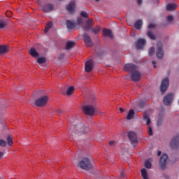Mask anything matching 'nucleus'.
I'll return each mask as SVG.
<instances>
[{
    "label": "nucleus",
    "mask_w": 179,
    "mask_h": 179,
    "mask_svg": "<svg viewBox=\"0 0 179 179\" xmlns=\"http://www.w3.org/2000/svg\"><path fill=\"white\" fill-rule=\"evenodd\" d=\"M70 131L72 133L73 136H75V135L80 136V135L89 134V132H90V129L85 126L83 123L78 122L76 124H72Z\"/></svg>",
    "instance_id": "obj_1"
},
{
    "label": "nucleus",
    "mask_w": 179,
    "mask_h": 179,
    "mask_svg": "<svg viewBox=\"0 0 179 179\" xmlns=\"http://www.w3.org/2000/svg\"><path fill=\"white\" fill-rule=\"evenodd\" d=\"M82 110L84 114H86V115H90V117H93V115H96V113H101V110L97 108V105L94 101L92 103L84 105L82 107Z\"/></svg>",
    "instance_id": "obj_2"
},
{
    "label": "nucleus",
    "mask_w": 179,
    "mask_h": 179,
    "mask_svg": "<svg viewBox=\"0 0 179 179\" xmlns=\"http://www.w3.org/2000/svg\"><path fill=\"white\" fill-rule=\"evenodd\" d=\"M79 167L83 170H92L93 166L90 159L87 157H84L78 164Z\"/></svg>",
    "instance_id": "obj_3"
},
{
    "label": "nucleus",
    "mask_w": 179,
    "mask_h": 179,
    "mask_svg": "<svg viewBox=\"0 0 179 179\" xmlns=\"http://www.w3.org/2000/svg\"><path fill=\"white\" fill-rule=\"evenodd\" d=\"M48 103V96H41L39 99L35 101L36 107H45Z\"/></svg>",
    "instance_id": "obj_4"
},
{
    "label": "nucleus",
    "mask_w": 179,
    "mask_h": 179,
    "mask_svg": "<svg viewBox=\"0 0 179 179\" xmlns=\"http://www.w3.org/2000/svg\"><path fill=\"white\" fill-rule=\"evenodd\" d=\"M169 159V155L164 154L162 155L159 159V166L162 170H164L167 167V160Z\"/></svg>",
    "instance_id": "obj_5"
},
{
    "label": "nucleus",
    "mask_w": 179,
    "mask_h": 179,
    "mask_svg": "<svg viewBox=\"0 0 179 179\" xmlns=\"http://www.w3.org/2000/svg\"><path fill=\"white\" fill-rule=\"evenodd\" d=\"M128 138L131 141V145L133 146H137L138 145V138L136 137V134L134 131H130L128 133Z\"/></svg>",
    "instance_id": "obj_6"
},
{
    "label": "nucleus",
    "mask_w": 179,
    "mask_h": 179,
    "mask_svg": "<svg viewBox=\"0 0 179 179\" xmlns=\"http://www.w3.org/2000/svg\"><path fill=\"white\" fill-rule=\"evenodd\" d=\"M157 57L159 59H162L164 57V50H163V44L162 43H157Z\"/></svg>",
    "instance_id": "obj_7"
},
{
    "label": "nucleus",
    "mask_w": 179,
    "mask_h": 179,
    "mask_svg": "<svg viewBox=\"0 0 179 179\" xmlns=\"http://www.w3.org/2000/svg\"><path fill=\"white\" fill-rule=\"evenodd\" d=\"M170 85V81L169 80V78H164L161 84V92L164 93L169 89V86Z\"/></svg>",
    "instance_id": "obj_8"
},
{
    "label": "nucleus",
    "mask_w": 179,
    "mask_h": 179,
    "mask_svg": "<svg viewBox=\"0 0 179 179\" xmlns=\"http://www.w3.org/2000/svg\"><path fill=\"white\" fill-rule=\"evenodd\" d=\"M171 149H178L179 148V135L173 137L171 141Z\"/></svg>",
    "instance_id": "obj_9"
},
{
    "label": "nucleus",
    "mask_w": 179,
    "mask_h": 179,
    "mask_svg": "<svg viewBox=\"0 0 179 179\" xmlns=\"http://www.w3.org/2000/svg\"><path fill=\"white\" fill-rule=\"evenodd\" d=\"M131 78L134 82H139L142 78V74H141L139 71L135 70L131 73Z\"/></svg>",
    "instance_id": "obj_10"
},
{
    "label": "nucleus",
    "mask_w": 179,
    "mask_h": 179,
    "mask_svg": "<svg viewBox=\"0 0 179 179\" xmlns=\"http://www.w3.org/2000/svg\"><path fill=\"white\" fill-rule=\"evenodd\" d=\"M124 71L125 72H134L136 71V66L134 64H127L124 66Z\"/></svg>",
    "instance_id": "obj_11"
},
{
    "label": "nucleus",
    "mask_w": 179,
    "mask_h": 179,
    "mask_svg": "<svg viewBox=\"0 0 179 179\" xmlns=\"http://www.w3.org/2000/svg\"><path fill=\"white\" fill-rule=\"evenodd\" d=\"M83 38H84V42L85 43L87 47L93 46V42L92 41V38H90V36H89V34H84Z\"/></svg>",
    "instance_id": "obj_12"
},
{
    "label": "nucleus",
    "mask_w": 179,
    "mask_h": 179,
    "mask_svg": "<svg viewBox=\"0 0 179 179\" xmlns=\"http://www.w3.org/2000/svg\"><path fill=\"white\" fill-rule=\"evenodd\" d=\"M94 62H93L92 59L88 60L85 63V72H92V70L93 69Z\"/></svg>",
    "instance_id": "obj_13"
},
{
    "label": "nucleus",
    "mask_w": 179,
    "mask_h": 179,
    "mask_svg": "<svg viewBox=\"0 0 179 179\" xmlns=\"http://www.w3.org/2000/svg\"><path fill=\"white\" fill-rule=\"evenodd\" d=\"M173 103V94L170 93L168 94L164 98V104L165 106H170V104Z\"/></svg>",
    "instance_id": "obj_14"
},
{
    "label": "nucleus",
    "mask_w": 179,
    "mask_h": 179,
    "mask_svg": "<svg viewBox=\"0 0 179 179\" xmlns=\"http://www.w3.org/2000/svg\"><path fill=\"white\" fill-rule=\"evenodd\" d=\"M146 44V40L143 38H140L136 43V47L137 50H142L145 45Z\"/></svg>",
    "instance_id": "obj_15"
},
{
    "label": "nucleus",
    "mask_w": 179,
    "mask_h": 179,
    "mask_svg": "<svg viewBox=\"0 0 179 179\" xmlns=\"http://www.w3.org/2000/svg\"><path fill=\"white\" fill-rule=\"evenodd\" d=\"M53 10H54V4L48 3V4H45L43 6V12H45L46 13H48V12H52Z\"/></svg>",
    "instance_id": "obj_16"
},
{
    "label": "nucleus",
    "mask_w": 179,
    "mask_h": 179,
    "mask_svg": "<svg viewBox=\"0 0 179 179\" xmlns=\"http://www.w3.org/2000/svg\"><path fill=\"white\" fill-rule=\"evenodd\" d=\"M9 52V46L4 45H0V55H4V54H7Z\"/></svg>",
    "instance_id": "obj_17"
},
{
    "label": "nucleus",
    "mask_w": 179,
    "mask_h": 179,
    "mask_svg": "<svg viewBox=\"0 0 179 179\" xmlns=\"http://www.w3.org/2000/svg\"><path fill=\"white\" fill-rule=\"evenodd\" d=\"M76 3L75 1H71L70 3L66 6V9L69 13H72L75 9Z\"/></svg>",
    "instance_id": "obj_18"
},
{
    "label": "nucleus",
    "mask_w": 179,
    "mask_h": 179,
    "mask_svg": "<svg viewBox=\"0 0 179 179\" xmlns=\"http://www.w3.org/2000/svg\"><path fill=\"white\" fill-rule=\"evenodd\" d=\"M92 26H93V22H92V20H87L86 24L83 27V30H85V31H86L87 30H91Z\"/></svg>",
    "instance_id": "obj_19"
},
{
    "label": "nucleus",
    "mask_w": 179,
    "mask_h": 179,
    "mask_svg": "<svg viewBox=\"0 0 179 179\" xmlns=\"http://www.w3.org/2000/svg\"><path fill=\"white\" fill-rule=\"evenodd\" d=\"M66 27L69 29V30H73L75 27H76V23L73 22L71 20L66 21Z\"/></svg>",
    "instance_id": "obj_20"
},
{
    "label": "nucleus",
    "mask_w": 179,
    "mask_h": 179,
    "mask_svg": "<svg viewBox=\"0 0 179 179\" xmlns=\"http://www.w3.org/2000/svg\"><path fill=\"white\" fill-rule=\"evenodd\" d=\"M29 54L34 58H38V57H39L38 52H37V51L36 50V48H31L29 50Z\"/></svg>",
    "instance_id": "obj_21"
},
{
    "label": "nucleus",
    "mask_w": 179,
    "mask_h": 179,
    "mask_svg": "<svg viewBox=\"0 0 179 179\" xmlns=\"http://www.w3.org/2000/svg\"><path fill=\"white\" fill-rule=\"evenodd\" d=\"M177 8V4L176 3H169L166 6V10L168 12H171V10H176Z\"/></svg>",
    "instance_id": "obj_22"
},
{
    "label": "nucleus",
    "mask_w": 179,
    "mask_h": 179,
    "mask_svg": "<svg viewBox=\"0 0 179 179\" xmlns=\"http://www.w3.org/2000/svg\"><path fill=\"white\" fill-rule=\"evenodd\" d=\"M103 33L106 37H110V38H113V32L111 31V30L108 29H103Z\"/></svg>",
    "instance_id": "obj_23"
},
{
    "label": "nucleus",
    "mask_w": 179,
    "mask_h": 179,
    "mask_svg": "<svg viewBox=\"0 0 179 179\" xmlns=\"http://www.w3.org/2000/svg\"><path fill=\"white\" fill-rule=\"evenodd\" d=\"M142 24H143V22H142V20H138L134 24V27L137 30H141V29H142Z\"/></svg>",
    "instance_id": "obj_24"
},
{
    "label": "nucleus",
    "mask_w": 179,
    "mask_h": 179,
    "mask_svg": "<svg viewBox=\"0 0 179 179\" xmlns=\"http://www.w3.org/2000/svg\"><path fill=\"white\" fill-rule=\"evenodd\" d=\"M143 118L145 121H146V125L149 127V125H150L152 123V120H150V117H149V115H148V113H143Z\"/></svg>",
    "instance_id": "obj_25"
},
{
    "label": "nucleus",
    "mask_w": 179,
    "mask_h": 179,
    "mask_svg": "<svg viewBox=\"0 0 179 179\" xmlns=\"http://www.w3.org/2000/svg\"><path fill=\"white\" fill-rule=\"evenodd\" d=\"M135 117V111L134 109H131L127 116V120H132Z\"/></svg>",
    "instance_id": "obj_26"
},
{
    "label": "nucleus",
    "mask_w": 179,
    "mask_h": 179,
    "mask_svg": "<svg viewBox=\"0 0 179 179\" xmlns=\"http://www.w3.org/2000/svg\"><path fill=\"white\" fill-rule=\"evenodd\" d=\"M75 42L74 41H68L66 45V50H72L73 47H75Z\"/></svg>",
    "instance_id": "obj_27"
},
{
    "label": "nucleus",
    "mask_w": 179,
    "mask_h": 179,
    "mask_svg": "<svg viewBox=\"0 0 179 179\" xmlns=\"http://www.w3.org/2000/svg\"><path fill=\"white\" fill-rule=\"evenodd\" d=\"M75 92V87L71 86L68 88L66 94V96H72L73 94V92Z\"/></svg>",
    "instance_id": "obj_28"
},
{
    "label": "nucleus",
    "mask_w": 179,
    "mask_h": 179,
    "mask_svg": "<svg viewBox=\"0 0 179 179\" xmlns=\"http://www.w3.org/2000/svg\"><path fill=\"white\" fill-rule=\"evenodd\" d=\"M152 159H149L145 160V167H146V169H152Z\"/></svg>",
    "instance_id": "obj_29"
},
{
    "label": "nucleus",
    "mask_w": 179,
    "mask_h": 179,
    "mask_svg": "<svg viewBox=\"0 0 179 179\" xmlns=\"http://www.w3.org/2000/svg\"><path fill=\"white\" fill-rule=\"evenodd\" d=\"M37 62L38 64H39L40 65H41V64H45V62H47V59L44 57H38L37 59Z\"/></svg>",
    "instance_id": "obj_30"
},
{
    "label": "nucleus",
    "mask_w": 179,
    "mask_h": 179,
    "mask_svg": "<svg viewBox=\"0 0 179 179\" xmlns=\"http://www.w3.org/2000/svg\"><path fill=\"white\" fill-rule=\"evenodd\" d=\"M6 26H8V22L0 20V29H5Z\"/></svg>",
    "instance_id": "obj_31"
},
{
    "label": "nucleus",
    "mask_w": 179,
    "mask_h": 179,
    "mask_svg": "<svg viewBox=\"0 0 179 179\" xmlns=\"http://www.w3.org/2000/svg\"><path fill=\"white\" fill-rule=\"evenodd\" d=\"M7 143L8 146H12V145H13V138H12V136H8Z\"/></svg>",
    "instance_id": "obj_32"
},
{
    "label": "nucleus",
    "mask_w": 179,
    "mask_h": 179,
    "mask_svg": "<svg viewBox=\"0 0 179 179\" xmlns=\"http://www.w3.org/2000/svg\"><path fill=\"white\" fill-rule=\"evenodd\" d=\"M147 34L148 37L151 38V40H156V36L153 34V32H152V31H148Z\"/></svg>",
    "instance_id": "obj_33"
},
{
    "label": "nucleus",
    "mask_w": 179,
    "mask_h": 179,
    "mask_svg": "<svg viewBox=\"0 0 179 179\" xmlns=\"http://www.w3.org/2000/svg\"><path fill=\"white\" fill-rule=\"evenodd\" d=\"M141 175L143 179H149L148 178V172H146V170L145 169H143L141 170Z\"/></svg>",
    "instance_id": "obj_34"
},
{
    "label": "nucleus",
    "mask_w": 179,
    "mask_h": 179,
    "mask_svg": "<svg viewBox=\"0 0 179 179\" xmlns=\"http://www.w3.org/2000/svg\"><path fill=\"white\" fill-rule=\"evenodd\" d=\"M51 27H52V22H49L47 25L45 29V33H48V30H50V29H51Z\"/></svg>",
    "instance_id": "obj_35"
},
{
    "label": "nucleus",
    "mask_w": 179,
    "mask_h": 179,
    "mask_svg": "<svg viewBox=\"0 0 179 179\" xmlns=\"http://www.w3.org/2000/svg\"><path fill=\"white\" fill-rule=\"evenodd\" d=\"M0 146L1 148H5V146H6V141L3 139H0Z\"/></svg>",
    "instance_id": "obj_36"
},
{
    "label": "nucleus",
    "mask_w": 179,
    "mask_h": 179,
    "mask_svg": "<svg viewBox=\"0 0 179 179\" xmlns=\"http://www.w3.org/2000/svg\"><path fill=\"white\" fill-rule=\"evenodd\" d=\"M148 54L150 56L153 55V54H155V48L152 47L150 48Z\"/></svg>",
    "instance_id": "obj_37"
},
{
    "label": "nucleus",
    "mask_w": 179,
    "mask_h": 179,
    "mask_svg": "<svg viewBox=\"0 0 179 179\" xmlns=\"http://www.w3.org/2000/svg\"><path fill=\"white\" fill-rule=\"evenodd\" d=\"M80 16H82L83 17H89V14H87V13L85 11H82L80 13Z\"/></svg>",
    "instance_id": "obj_38"
},
{
    "label": "nucleus",
    "mask_w": 179,
    "mask_h": 179,
    "mask_svg": "<svg viewBox=\"0 0 179 179\" xmlns=\"http://www.w3.org/2000/svg\"><path fill=\"white\" fill-rule=\"evenodd\" d=\"M92 31L94 33V34H99V33H100V28L92 29Z\"/></svg>",
    "instance_id": "obj_39"
},
{
    "label": "nucleus",
    "mask_w": 179,
    "mask_h": 179,
    "mask_svg": "<svg viewBox=\"0 0 179 179\" xmlns=\"http://www.w3.org/2000/svg\"><path fill=\"white\" fill-rule=\"evenodd\" d=\"M148 134L151 136H153V130L152 129V127L150 126L148 127Z\"/></svg>",
    "instance_id": "obj_40"
},
{
    "label": "nucleus",
    "mask_w": 179,
    "mask_h": 179,
    "mask_svg": "<svg viewBox=\"0 0 179 179\" xmlns=\"http://www.w3.org/2000/svg\"><path fill=\"white\" fill-rule=\"evenodd\" d=\"M157 124L158 127H160V125H162V124H163V119L159 118Z\"/></svg>",
    "instance_id": "obj_41"
},
{
    "label": "nucleus",
    "mask_w": 179,
    "mask_h": 179,
    "mask_svg": "<svg viewBox=\"0 0 179 179\" xmlns=\"http://www.w3.org/2000/svg\"><path fill=\"white\" fill-rule=\"evenodd\" d=\"M139 107H140L141 108L145 107V102L141 101L139 102Z\"/></svg>",
    "instance_id": "obj_42"
},
{
    "label": "nucleus",
    "mask_w": 179,
    "mask_h": 179,
    "mask_svg": "<svg viewBox=\"0 0 179 179\" xmlns=\"http://www.w3.org/2000/svg\"><path fill=\"white\" fill-rule=\"evenodd\" d=\"M56 114L57 115H61V114H62V110H61V109L56 110Z\"/></svg>",
    "instance_id": "obj_43"
},
{
    "label": "nucleus",
    "mask_w": 179,
    "mask_h": 179,
    "mask_svg": "<svg viewBox=\"0 0 179 179\" xmlns=\"http://www.w3.org/2000/svg\"><path fill=\"white\" fill-rule=\"evenodd\" d=\"M82 22H83L82 18H80V17L78 18V20H77L78 24H82Z\"/></svg>",
    "instance_id": "obj_44"
},
{
    "label": "nucleus",
    "mask_w": 179,
    "mask_h": 179,
    "mask_svg": "<svg viewBox=\"0 0 179 179\" xmlns=\"http://www.w3.org/2000/svg\"><path fill=\"white\" fill-rule=\"evenodd\" d=\"M167 20H168V22H173V16L172 15L168 16Z\"/></svg>",
    "instance_id": "obj_45"
},
{
    "label": "nucleus",
    "mask_w": 179,
    "mask_h": 179,
    "mask_svg": "<svg viewBox=\"0 0 179 179\" xmlns=\"http://www.w3.org/2000/svg\"><path fill=\"white\" fill-rule=\"evenodd\" d=\"M156 27V25L155 24H150L148 25V29H155Z\"/></svg>",
    "instance_id": "obj_46"
},
{
    "label": "nucleus",
    "mask_w": 179,
    "mask_h": 179,
    "mask_svg": "<svg viewBox=\"0 0 179 179\" xmlns=\"http://www.w3.org/2000/svg\"><path fill=\"white\" fill-rule=\"evenodd\" d=\"M110 146H115V141H111L109 142Z\"/></svg>",
    "instance_id": "obj_47"
},
{
    "label": "nucleus",
    "mask_w": 179,
    "mask_h": 179,
    "mask_svg": "<svg viewBox=\"0 0 179 179\" xmlns=\"http://www.w3.org/2000/svg\"><path fill=\"white\" fill-rule=\"evenodd\" d=\"M64 57H65V55H64V54H62V55H60L59 56V59H62V58H64Z\"/></svg>",
    "instance_id": "obj_48"
},
{
    "label": "nucleus",
    "mask_w": 179,
    "mask_h": 179,
    "mask_svg": "<svg viewBox=\"0 0 179 179\" xmlns=\"http://www.w3.org/2000/svg\"><path fill=\"white\" fill-rule=\"evenodd\" d=\"M3 152H0V160L2 159V157H3Z\"/></svg>",
    "instance_id": "obj_49"
},
{
    "label": "nucleus",
    "mask_w": 179,
    "mask_h": 179,
    "mask_svg": "<svg viewBox=\"0 0 179 179\" xmlns=\"http://www.w3.org/2000/svg\"><path fill=\"white\" fill-rule=\"evenodd\" d=\"M142 2H143L142 0H137L138 5H142Z\"/></svg>",
    "instance_id": "obj_50"
},
{
    "label": "nucleus",
    "mask_w": 179,
    "mask_h": 179,
    "mask_svg": "<svg viewBox=\"0 0 179 179\" xmlns=\"http://www.w3.org/2000/svg\"><path fill=\"white\" fill-rule=\"evenodd\" d=\"M156 64H157L156 61H152V64L154 65V68H157Z\"/></svg>",
    "instance_id": "obj_51"
},
{
    "label": "nucleus",
    "mask_w": 179,
    "mask_h": 179,
    "mask_svg": "<svg viewBox=\"0 0 179 179\" xmlns=\"http://www.w3.org/2000/svg\"><path fill=\"white\" fill-rule=\"evenodd\" d=\"M124 171H122L121 174H120V178H124Z\"/></svg>",
    "instance_id": "obj_52"
},
{
    "label": "nucleus",
    "mask_w": 179,
    "mask_h": 179,
    "mask_svg": "<svg viewBox=\"0 0 179 179\" xmlns=\"http://www.w3.org/2000/svg\"><path fill=\"white\" fill-rule=\"evenodd\" d=\"M120 113H124V108H120Z\"/></svg>",
    "instance_id": "obj_53"
},
{
    "label": "nucleus",
    "mask_w": 179,
    "mask_h": 179,
    "mask_svg": "<svg viewBox=\"0 0 179 179\" xmlns=\"http://www.w3.org/2000/svg\"><path fill=\"white\" fill-rule=\"evenodd\" d=\"M160 155H162V151H158L157 156H160Z\"/></svg>",
    "instance_id": "obj_54"
},
{
    "label": "nucleus",
    "mask_w": 179,
    "mask_h": 179,
    "mask_svg": "<svg viewBox=\"0 0 179 179\" xmlns=\"http://www.w3.org/2000/svg\"><path fill=\"white\" fill-rule=\"evenodd\" d=\"M96 2H99V1H100V0H95Z\"/></svg>",
    "instance_id": "obj_55"
}]
</instances>
